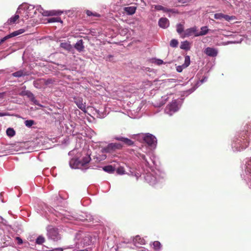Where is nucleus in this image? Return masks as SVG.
I'll return each mask as SVG.
<instances>
[{"mask_svg": "<svg viewBox=\"0 0 251 251\" xmlns=\"http://www.w3.org/2000/svg\"><path fill=\"white\" fill-rule=\"evenodd\" d=\"M91 160V157L89 155L87 154L85 156L83 157L82 160L80 161L81 166H84L87 164Z\"/></svg>", "mask_w": 251, "mask_h": 251, "instance_id": "nucleus-20", "label": "nucleus"}, {"mask_svg": "<svg viewBox=\"0 0 251 251\" xmlns=\"http://www.w3.org/2000/svg\"><path fill=\"white\" fill-rule=\"evenodd\" d=\"M60 47L68 50H70L72 48V46L67 42L61 43L60 44Z\"/></svg>", "mask_w": 251, "mask_h": 251, "instance_id": "nucleus-26", "label": "nucleus"}, {"mask_svg": "<svg viewBox=\"0 0 251 251\" xmlns=\"http://www.w3.org/2000/svg\"><path fill=\"white\" fill-rule=\"evenodd\" d=\"M7 114L5 113L0 112V117H2L7 115Z\"/></svg>", "mask_w": 251, "mask_h": 251, "instance_id": "nucleus-47", "label": "nucleus"}, {"mask_svg": "<svg viewBox=\"0 0 251 251\" xmlns=\"http://www.w3.org/2000/svg\"><path fill=\"white\" fill-rule=\"evenodd\" d=\"M245 171L251 174L250 180L249 183H250V188H251V158L247 162L246 168Z\"/></svg>", "mask_w": 251, "mask_h": 251, "instance_id": "nucleus-22", "label": "nucleus"}, {"mask_svg": "<svg viewBox=\"0 0 251 251\" xmlns=\"http://www.w3.org/2000/svg\"><path fill=\"white\" fill-rule=\"evenodd\" d=\"M169 21L166 18H161L158 21L159 26L163 28H166L169 26Z\"/></svg>", "mask_w": 251, "mask_h": 251, "instance_id": "nucleus-12", "label": "nucleus"}, {"mask_svg": "<svg viewBox=\"0 0 251 251\" xmlns=\"http://www.w3.org/2000/svg\"><path fill=\"white\" fill-rule=\"evenodd\" d=\"M19 18V16L16 14L13 17L10 18L8 21L7 23L9 25L15 23V22Z\"/></svg>", "mask_w": 251, "mask_h": 251, "instance_id": "nucleus-27", "label": "nucleus"}, {"mask_svg": "<svg viewBox=\"0 0 251 251\" xmlns=\"http://www.w3.org/2000/svg\"><path fill=\"white\" fill-rule=\"evenodd\" d=\"M204 52L207 56L210 57H215L217 55L218 51L216 49L207 47L204 50Z\"/></svg>", "mask_w": 251, "mask_h": 251, "instance_id": "nucleus-9", "label": "nucleus"}, {"mask_svg": "<svg viewBox=\"0 0 251 251\" xmlns=\"http://www.w3.org/2000/svg\"><path fill=\"white\" fill-rule=\"evenodd\" d=\"M25 31V30L24 29H20L18 30L13 32L12 33H10V34L7 35V36L4 37L3 38H2L0 41V45L2 43H3L5 41H6V40H7L10 38L19 35L21 34H22V33H24Z\"/></svg>", "mask_w": 251, "mask_h": 251, "instance_id": "nucleus-8", "label": "nucleus"}, {"mask_svg": "<svg viewBox=\"0 0 251 251\" xmlns=\"http://www.w3.org/2000/svg\"><path fill=\"white\" fill-rule=\"evenodd\" d=\"M19 95L22 96H26L28 98H32L33 96V94L30 91L26 90L22 91L19 93Z\"/></svg>", "mask_w": 251, "mask_h": 251, "instance_id": "nucleus-25", "label": "nucleus"}, {"mask_svg": "<svg viewBox=\"0 0 251 251\" xmlns=\"http://www.w3.org/2000/svg\"><path fill=\"white\" fill-rule=\"evenodd\" d=\"M114 139L116 140L121 141L123 144L128 146H132L133 144V142L127 138L122 136H115Z\"/></svg>", "mask_w": 251, "mask_h": 251, "instance_id": "nucleus-10", "label": "nucleus"}, {"mask_svg": "<svg viewBox=\"0 0 251 251\" xmlns=\"http://www.w3.org/2000/svg\"><path fill=\"white\" fill-rule=\"evenodd\" d=\"M45 238L43 236L40 235L37 237V238L36 240V243L37 244L41 245V244H43L45 242Z\"/></svg>", "mask_w": 251, "mask_h": 251, "instance_id": "nucleus-31", "label": "nucleus"}, {"mask_svg": "<svg viewBox=\"0 0 251 251\" xmlns=\"http://www.w3.org/2000/svg\"><path fill=\"white\" fill-rule=\"evenodd\" d=\"M190 57L189 56H186L185 57V62L183 64V67H186V68L187 67L190 65Z\"/></svg>", "mask_w": 251, "mask_h": 251, "instance_id": "nucleus-32", "label": "nucleus"}, {"mask_svg": "<svg viewBox=\"0 0 251 251\" xmlns=\"http://www.w3.org/2000/svg\"><path fill=\"white\" fill-rule=\"evenodd\" d=\"M47 230V235L49 239L54 241H57L61 239V237L58 233L57 229L53 228L51 226H48Z\"/></svg>", "mask_w": 251, "mask_h": 251, "instance_id": "nucleus-4", "label": "nucleus"}, {"mask_svg": "<svg viewBox=\"0 0 251 251\" xmlns=\"http://www.w3.org/2000/svg\"><path fill=\"white\" fill-rule=\"evenodd\" d=\"M176 30L178 33H181L183 31V27L182 25L181 24H178L176 26Z\"/></svg>", "mask_w": 251, "mask_h": 251, "instance_id": "nucleus-38", "label": "nucleus"}, {"mask_svg": "<svg viewBox=\"0 0 251 251\" xmlns=\"http://www.w3.org/2000/svg\"><path fill=\"white\" fill-rule=\"evenodd\" d=\"M154 8H155V10H158V11L162 10L164 12H171V13H175L176 12V11L173 9H168V8H165L160 5H155Z\"/></svg>", "mask_w": 251, "mask_h": 251, "instance_id": "nucleus-18", "label": "nucleus"}, {"mask_svg": "<svg viewBox=\"0 0 251 251\" xmlns=\"http://www.w3.org/2000/svg\"><path fill=\"white\" fill-rule=\"evenodd\" d=\"M198 33L197 27L194 26L185 30L184 33V37H189L193 34H194L195 36H196V33Z\"/></svg>", "mask_w": 251, "mask_h": 251, "instance_id": "nucleus-11", "label": "nucleus"}, {"mask_svg": "<svg viewBox=\"0 0 251 251\" xmlns=\"http://www.w3.org/2000/svg\"><path fill=\"white\" fill-rule=\"evenodd\" d=\"M6 134L8 136L11 137L15 135V131L12 128L9 127L6 130Z\"/></svg>", "mask_w": 251, "mask_h": 251, "instance_id": "nucleus-28", "label": "nucleus"}, {"mask_svg": "<svg viewBox=\"0 0 251 251\" xmlns=\"http://www.w3.org/2000/svg\"><path fill=\"white\" fill-rule=\"evenodd\" d=\"M178 41L176 39H172L170 42V46L173 48L176 47L178 45Z\"/></svg>", "mask_w": 251, "mask_h": 251, "instance_id": "nucleus-36", "label": "nucleus"}, {"mask_svg": "<svg viewBox=\"0 0 251 251\" xmlns=\"http://www.w3.org/2000/svg\"><path fill=\"white\" fill-rule=\"evenodd\" d=\"M123 147L121 143H112L109 144L105 148L103 149V151L106 153L112 152L117 150H120Z\"/></svg>", "mask_w": 251, "mask_h": 251, "instance_id": "nucleus-6", "label": "nucleus"}, {"mask_svg": "<svg viewBox=\"0 0 251 251\" xmlns=\"http://www.w3.org/2000/svg\"><path fill=\"white\" fill-rule=\"evenodd\" d=\"M247 130L244 131L241 137L242 140H240L237 143H235L232 144L233 148H235L237 151H240L241 150L247 148L249 145L251 140V132L249 131V127L248 126Z\"/></svg>", "mask_w": 251, "mask_h": 251, "instance_id": "nucleus-1", "label": "nucleus"}, {"mask_svg": "<svg viewBox=\"0 0 251 251\" xmlns=\"http://www.w3.org/2000/svg\"><path fill=\"white\" fill-rule=\"evenodd\" d=\"M224 19L226 21L229 22L236 20V18L234 16H228L227 15H224Z\"/></svg>", "mask_w": 251, "mask_h": 251, "instance_id": "nucleus-30", "label": "nucleus"}, {"mask_svg": "<svg viewBox=\"0 0 251 251\" xmlns=\"http://www.w3.org/2000/svg\"><path fill=\"white\" fill-rule=\"evenodd\" d=\"M22 8H23L24 9H27L29 8V6H28V5L26 4H22L19 7L18 9Z\"/></svg>", "mask_w": 251, "mask_h": 251, "instance_id": "nucleus-44", "label": "nucleus"}, {"mask_svg": "<svg viewBox=\"0 0 251 251\" xmlns=\"http://www.w3.org/2000/svg\"><path fill=\"white\" fill-rule=\"evenodd\" d=\"M184 68H186V67H183V65L182 64V65L178 66L176 67V71L180 73L182 71L183 69Z\"/></svg>", "mask_w": 251, "mask_h": 251, "instance_id": "nucleus-42", "label": "nucleus"}, {"mask_svg": "<svg viewBox=\"0 0 251 251\" xmlns=\"http://www.w3.org/2000/svg\"><path fill=\"white\" fill-rule=\"evenodd\" d=\"M176 82V79H174V78L168 79L165 80V83L167 84H169L170 83H175Z\"/></svg>", "mask_w": 251, "mask_h": 251, "instance_id": "nucleus-41", "label": "nucleus"}, {"mask_svg": "<svg viewBox=\"0 0 251 251\" xmlns=\"http://www.w3.org/2000/svg\"><path fill=\"white\" fill-rule=\"evenodd\" d=\"M163 176L164 174H161L159 171L157 172H152L151 173L147 174L145 178L146 181L150 185H153L157 183V180H160L161 178H163Z\"/></svg>", "mask_w": 251, "mask_h": 251, "instance_id": "nucleus-3", "label": "nucleus"}, {"mask_svg": "<svg viewBox=\"0 0 251 251\" xmlns=\"http://www.w3.org/2000/svg\"><path fill=\"white\" fill-rule=\"evenodd\" d=\"M12 75L14 76L19 77H21V76L25 75V74H24L23 71H17L16 72L13 73Z\"/></svg>", "mask_w": 251, "mask_h": 251, "instance_id": "nucleus-34", "label": "nucleus"}, {"mask_svg": "<svg viewBox=\"0 0 251 251\" xmlns=\"http://www.w3.org/2000/svg\"><path fill=\"white\" fill-rule=\"evenodd\" d=\"M224 15L225 14L221 13H216L214 14V17L217 20H222L224 19Z\"/></svg>", "mask_w": 251, "mask_h": 251, "instance_id": "nucleus-33", "label": "nucleus"}, {"mask_svg": "<svg viewBox=\"0 0 251 251\" xmlns=\"http://www.w3.org/2000/svg\"><path fill=\"white\" fill-rule=\"evenodd\" d=\"M242 41V39H241L240 40V41H235V42H232L231 43H240Z\"/></svg>", "mask_w": 251, "mask_h": 251, "instance_id": "nucleus-48", "label": "nucleus"}, {"mask_svg": "<svg viewBox=\"0 0 251 251\" xmlns=\"http://www.w3.org/2000/svg\"><path fill=\"white\" fill-rule=\"evenodd\" d=\"M75 102L77 107L83 111L86 112V106L82 102V100L80 99H77Z\"/></svg>", "mask_w": 251, "mask_h": 251, "instance_id": "nucleus-16", "label": "nucleus"}, {"mask_svg": "<svg viewBox=\"0 0 251 251\" xmlns=\"http://www.w3.org/2000/svg\"><path fill=\"white\" fill-rule=\"evenodd\" d=\"M75 241V246L78 248L89 245L91 242L89 237L82 232H78L76 234Z\"/></svg>", "mask_w": 251, "mask_h": 251, "instance_id": "nucleus-2", "label": "nucleus"}, {"mask_svg": "<svg viewBox=\"0 0 251 251\" xmlns=\"http://www.w3.org/2000/svg\"><path fill=\"white\" fill-rule=\"evenodd\" d=\"M208 30L209 29L207 26H202L201 28V31L198 32V33H196V37L205 35L208 33Z\"/></svg>", "mask_w": 251, "mask_h": 251, "instance_id": "nucleus-17", "label": "nucleus"}, {"mask_svg": "<svg viewBox=\"0 0 251 251\" xmlns=\"http://www.w3.org/2000/svg\"><path fill=\"white\" fill-rule=\"evenodd\" d=\"M144 141L151 148H155L157 143V140L155 136L152 134L147 133L142 135Z\"/></svg>", "mask_w": 251, "mask_h": 251, "instance_id": "nucleus-5", "label": "nucleus"}, {"mask_svg": "<svg viewBox=\"0 0 251 251\" xmlns=\"http://www.w3.org/2000/svg\"><path fill=\"white\" fill-rule=\"evenodd\" d=\"M43 10V12L40 11V12H42L43 15L45 16H52V15H59L62 13V12L60 11H55V10H51V11H45L43 9H42Z\"/></svg>", "mask_w": 251, "mask_h": 251, "instance_id": "nucleus-14", "label": "nucleus"}, {"mask_svg": "<svg viewBox=\"0 0 251 251\" xmlns=\"http://www.w3.org/2000/svg\"><path fill=\"white\" fill-rule=\"evenodd\" d=\"M86 13L88 16H95V17H100V15L96 12H92L91 11L87 10L86 11Z\"/></svg>", "mask_w": 251, "mask_h": 251, "instance_id": "nucleus-35", "label": "nucleus"}, {"mask_svg": "<svg viewBox=\"0 0 251 251\" xmlns=\"http://www.w3.org/2000/svg\"><path fill=\"white\" fill-rule=\"evenodd\" d=\"M34 124V122L32 120H26L25 121V125L26 126L30 127Z\"/></svg>", "mask_w": 251, "mask_h": 251, "instance_id": "nucleus-40", "label": "nucleus"}, {"mask_svg": "<svg viewBox=\"0 0 251 251\" xmlns=\"http://www.w3.org/2000/svg\"><path fill=\"white\" fill-rule=\"evenodd\" d=\"M117 173L119 174V175H124L125 174V170H124V168L123 167H119L117 169Z\"/></svg>", "mask_w": 251, "mask_h": 251, "instance_id": "nucleus-39", "label": "nucleus"}, {"mask_svg": "<svg viewBox=\"0 0 251 251\" xmlns=\"http://www.w3.org/2000/svg\"><path fill=\"white\" fill-rule=\"evenodd\" d=\"M70 166L73 169L80 168L81 167L80 161L75 159H72L70 161Z\"/></svg>", "mask_w": 251, "mask_h": 251, "instance_id": "nucleus-13", "label": "nucleus"}, {"mask_svg": "<svg viewBox=\"0 0 251 251\" xmlns=\"http://www.w3.org/2000/svg\"><path fill=\"white\" fill-rule=\"evenodd\" d=\"M179 109L178 105L176 100H174L169 104L166 108V112L170 115H172L173 113L177 111Z\"/></svg>", "mask_w": 251, "mask_h": 251, "instance_id": "nucleus-7", "label": "nucleus"}, {"mask_svg": "<svg viewBox=\"0 0 251 251\" xmlns=\"http://www.w3.org/2000/svg\"><path fill=\"white\" fill-rule=\"evenodd\" d=\"M58 250L59 251H63V250L62 249H58Z\"/></svg>", "mask_w": 251, "mask_h": 251, "instance_id": "nucleus-49", "label": "nucleus"}, {"mask_svg": "<svg viewBox=\"0 0 251 251\" xmlns=\"http://www.w3.org/2000/svg\"><path fill=\"white\" fill-rule=\"evenodd\" d=\"M180 48L181 49H183V50H189V49H190L189 43L187 41L181 42Z\"/></svg>", "mask_w": 251, "mask_h": 251, "instance_id": "nucleus-23", "label": "nucleus"}, {"mask_svg": "<svg viewBox=\"0 0 251 251\" xmlns=\"http://www.w3.org/2000/svg\"><path fill=\"white\" fill-rule=\"evenodd\" d=\"M135 244L137 246L138 245H144L145 244V240L144 239L141 238L139 236H136L133 240Z\"/></svg>", "mask_w": 251, "mask_h": 251, "instance_id": "nucleus-21", "label": "nucleus"}, {"mask_svg": "<svg viewBox=\"0 0 251 251\" xmlns=\"http://www.w3.org/2000/svg\"><path fill=\"white\" fill-rule=\"evenodd\" d=\"M75 48L79 52H81L84 50L83 40L80 39L78 40L74 46Z\"/></svg>", "mask_w": 251, "mask_h": 251, "instance_id": "nucleus-15", "label": "nucleus"}, {"mask_svg": "<svg viewBox=\"0 0 251 251\" xmlns=\"http://www.w3.org/2000/svg\"><path fill=\"white\" fill-rule=\"evenodd\" d=\"M153 245L154 249L157 250L160 248L161 244L158 241H155L153 243Z\"/></svg>", "mask_w": 251, "mask_h": 251, "instance_id": "nucleus-37", "label": "nucleus"}, {"mask_svg": "<svg viewBox=\"0 0 251 251\" xmlns=\"http://www.w3.org/2000/svg\"><path fill=\"white\" fill-rule=\"evenodd\" d=\"M49 23H54V22H60L62 23V21L61 20L60 17H53L49 19L48 20Z\"/></svg>", "mask_w": 251, "mask_h": 251, "instance_id": "nucleus-29", "label": "nucleus"}, {"mask_svg": "<svg viewBox=\"0 0 251 251\" xmlns=\"http://www.w3.org/2000/svg\"><path fill=\"white\" fill-rule=\"evenodd\" d=\"M157 64L158 65H161V64H162L163 63V60H161V59H158L157 60V61H156Z\"/></svg>", "mask_w": 251, "mask_h": 251, "instance_id": "nucleus-46", "label": "nucleus"}, {"mask_svg": "<svg viewBox=\"0 0 251 251\" xmlns=\"http://www.w3.org/2000/svg\"><path fill=\"white\" fill-rule=\"evenodd\" d=\"M139 156L143 160L145 161V162L147 163V164H148V162L147 161V159H146V156L144 154H139Z\"/></svg>", "mask_w": 251, "mask_h": 251, "instance_id": "nucleus-43", "label": "nucleus"}, {"mask_svg": "<svg viewBox=\"0 0 251 251\" xmlns=\"http://www.w3.org/2000/svg\"><path fill=\"white\" fill-rule=\"evenodd\" d=\"M136 10V7L135 6H129V7H125L124 8L125 11L128 15H132L135 13Z\"/></svg>", "mask_w": 251, "mask_h": 251, "instance_id": "nucleus-19", "label": "nucleus"}, {"mask_svg": "<svg viewBox=\"0 0 251 251\" xmlns=\"http://www.w3.org/2000/svg\"><path fill=\"white\" fill-rule=\"evenodd\" d=\"M103 170L107 173H112L115 171V168L111 165H108L103 168Z\"/></svg>", "mask_w": 251, "mask_h": 251, "instance_id": "nucleus-24", "label": "nucleus"}, {"mask_svg": "<svg viewBox=\"0 0 251 251\" xmlns=\"http://www.w3.org/2000/svg\"><path fill=\"white\" fill-rule=\"evenodd\" d=\"M16 240L17 241L18 244L19 245H21L23 243L22 239L21 238H20L19 237H17L16 238Z\"/></svg>", "mask_w": 251, "mask_h": 251, "instance_id": "nucleus-45", "label": "nucleus"}]
</instances>
